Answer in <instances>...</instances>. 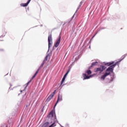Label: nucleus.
Here are the masks:
<instances>
[{
    "mask_svg": "<svg viewBox=\"0 0 127 127\" xmlns=\"http://www.w3.org/2000/svg\"><path fill=\"white\" fill-rule=\"evenodd\" d=\"M55 115V120H54V123L52 124L51 126H49V123L47 122L45 123L43 126L42 127H56V123H58V121H57V119H56V115H55V112L53 111H51L50 114H49V116H48V118L49 119H52L53 118V116Z\"/></svg>",
    "mask_w": 127,
    "mask_h": 127,
    "instance_id": "f257e3e1",
    "label": "nucleus"
},
{
    "mask_svg": "<svg viewBox=\"0 0 127 127\" xmlns=\"http://www.w3.org/2000/svg\"><path fill=\"white\" fill-rule=\"evenodd\" d=\"M116 65H117V63L108 67L106 70L105 74H104L102 76H101V80H102V81H104V80L106 79V77H107V76H109V75L111 74V72L113 73V72H114V68H115V67H116Z\"/></svg>",
    "mask_w": 127,
    "mask_h": 127,
    "instance_id": "f03ea898",
    "label": "nucleus"
},
{
    "mask_svg": "<svg viewBox=\"0 0 127 127\" xmlns=\"http://www.w3.org/2000/svg\"><path fill=\"white\" fill-rule=\"evenodd\" d=\"M105 68H106V66L101 65V66H100V67L95 68L94 69V71H95V72H99V73H102V72H103V71H104Z\"/></svg>",
    "mask_w": 127,
    "mask_h": 127,
    "instance_id": "7ed1b4c3",
    "label": "nucleus"
},
{
    "mask_svg": "<svg viewBox=\"0 0 127 127\" xmlns=\"http://www.w3.org/2000/svg\"><path fill=\"white\" fill-rule=\"evenodd\" d=\"M48 43H49V45H48V47H49V48H50V47H51L52 46V37L51 35H49L48 37Z\"/></svg>",
    "mask_w": 127,
    "mask_h": 127,
    "instance_id": "20e7f679",
    "label": "nucleus"
},
{
    "mask_svg": "<svg viewBox=\"0 0 127 127\" xmlns=\"http://www.w3.org/2000/svg\"><path fill=\"white\" fill-rule=\"evenodd\" d=\"M60 41H61V37H60V36L57 39V42L55 44V47H57L58 46H59V44H60Z\"/></svg>",
    "mask_w": 127,
    "mask_h": 127,
    "instance_id": "39448f33",
    "label": "nucleus"
},
{
    "mask_svg": "<svg viewBox=\"0 0 127 127\" xmlns=\"http://www.w3.org/2000/svg\"><path fill=\"white\" fill-rule=\"evenodd\" d=\"M47 61V56L46 57L45 59L43 61L42 64L39 67V69L37 70L38 71H39V70H40V69H41V68H42V67H43V66L44 65V64H45V61Z\"/></svg>",
    "mask_w": 127,
    "mask_h": 127,
    "instance_id": "423d86ee",
    "label": "nucleus"
},
{
    "mask_svg": "<svg viewBox=\"0 0 127 127\" xmlns=\"http://www.w3.org/2000/svg\"><path fill=\"white\" fill-rule=\"evenodd\" d=\"M83 80H86V79H90V78H92L93 77V75H90L88 76L86 73H83Z\"/></svg>",
    "mask_w": 127,
    "mask_h": 127,
    "instance_id": "0eeeda50",
    "label": "nucleus"
},
{
    "mask_svg": "<svg viewBox=\"0 0 127 127\" xmlns=\"http://www.w3.org/2000/svg\"><path fill=\"white\" fill-rule=\"evenodd\" d=\"M61 101H62V95H59V96H58V100H57V102H56V103L55 105L54 108H55V107H56V106L57 105V104H58V102H60Z\"/></svg>",
    "mask_w": 127,
    "mask_h": 127,
    "instance_id": "6e6552de",
    "label": "nucleus"
},
{
    "mask_svg": "<svg viewBox=\"0 0 127 127\" xmlns=\"http://www.w3.org/2000/svg\"><path fill=\"white\" fill-rule=\"evenodd\" d=\"M31 1V0H28V1L25 3H22L20 4L21 6H23V7H25V6H27V5H28L29 3L30 2V1Z\"/></svg>",
    "mask_w": 127,
    "mask_h": 127,
    "instance_id": "1a4fd4ad",
    "label": "nucleus"
},
{
    "mask_svg": "<svg viewBox=\"0 0 127 127\" xmlns=\"http://www.w3.org/2000/svg\"><path fill=\"white\" fill-rule=\"evenodd\" d=\"M67 75H68V72L66 73L65 74L63 77L62 82H61V85H62V84H63V82H64V81H65V79H66V77H67Z\"/></svg>",
    "mask_w": 127,
    "mask_h": 127,
    "instance_id": "9d476101",
    "label": "nucleus"
},
{
    "mask_svg": "<svg viewBox=\"0 0 127 127\" xmlns=\"http://www.w3.org/2000/svg\"><path fill=\"white\" fill-rule=\"evenodd\" d=\"M53 97H54V95H53V94H51V95H50L49 96L47 99V102H49V101H50L51 99L53 98Z\"/></svg>",
    "mask_w": 127,
    "mask_h": 127,
    "instance_id": "9b49d317",
    "label": "nucleus"
},
{
    "mask_svg": "<svg viewBox=\"0 0 127 127\" xmlns=\"http://www.w3.org/2000/svg\"><path fill=\"white\" fill-rule=\"evenodd\" d=\"M114 64V62H112V63H107L105 64V65H107V66H110V65H113Z\"/></svg>",
    "mask_w": 127,
    "mask_h": 127,
    "instance_id": "f8f14e48",
    "label": "nucleus"
},
{
    "mask_svg": "<svg viewBox=\"0 0 127 127\" xmlns=\"http://www.w3.org/2000/svg\"><path fill=\"white\" fill-rule=\"evenodd\" d=\"M86 73H87L88 75H90V74H92V71L90 70H87Z\"/></svg>",
    "mask_w": 127,
    "mask_h": 127,
    "instance_id": "ddd939ff",
    "label": "nucleus"
},
{
    "mask_svg": "<svg viewBox=\"0 0 127 127\" xmlns=\"http://www.w3.org/2000/svg\"><path fill=\"white\" fill-rule=\"evenodd\" d=\"M97 64H98V62H94L92 63L91 64V67H93V66H95V65H97Z\"/></svg>",
    "mask_w": 127,
    "mask_h": 127,
    "instance_id": "4468645a",
    "label": "nucleus"
},
{
    "mask_svg": "<svg viewBox=\"0 0 127 127\" xmlns=\"http://www.w3.org/2000/svg\"><path fill=\"white\" fill-rule=\"evenodd\" d=\"M37 74H38V70H37L36 73H35V74L34 75V76L32 77V79H34L35 77V76H36V75H37Z\"/></svg>",
    "mask_w": 127,
    "mask_h": 127,
    "instance_id": "2eb2a0df",
    "label": "nucleus"
},
{
    "mask_svg": "<svg viewBox=\"0 0 127 127\" xmlns=\"http://www.w3.org/2000/svg\"><path fill=\"white\" fill-rule=\"evenodd\" d=\"M55 93H56V90H54V91L52 93V95H53V96H54V95H55Z\"/></svg>",
    "mask_w": 127,
    "mask_h": 127,
    "instance_id": "dca6fc26",
    "label": "nucleus"
},
{
    "mask_svg": "<svg viewBox=\"0 0 127 127\" xmlns=\"http://www.w3.org/2000/svg\"><path fill=\"white\" fill-rule=\"evenodd\" d=\"M122 60H123V59H122V60H120V61H118V62H116L115 64H116V65L117 64H119V63H120V62H121V61H122Z\"/></svg>",
    "mask_w": 127,
    "mask_h": 127,
    "instance_id": "f3484780",
    "label": "nucleus"
},
{
    "mask_svg": "<svg viewBox=\"0 0 127 127\" xmlns=\"http://www.w3.org/2000/svg\"><path fill=\"white\" fill-rule=\"evenodd\" d=\"M30 82H31V81H29V82L27 83V86H28V85H29V84L30 83Z\"/></svg>",
    "mask_w": 127,
    "mask_h": 127,
    "instance_id": "a211bd4d",
    "label": "nucleus"
},
{
    "mask_svg": "<svg viewBox=\"0 0 127 127\" xmlns=\"http://www.w3.org/2000/svg\"><path fill=\"white\" fill-rule=\"evenodd\" d=\"M79 8H80V5H79V6L77 8V10H76L75 13L77 12V11H78V10L79 9Z\"/></svg>",
    "mask_w": 127,
    "mask_h": 127,
    "instance_id": "6ab92c4d",
    "label": "nucleus"
},
{
    "mask_svg": "<svg viewBox=\"0 0 127 127\" xmlns=\"http://www.w3.org/2000/svg\"><path fill=\"white\" fill-rule=\"evenodd\" d=\"M75 14H76V13H74V14L73 15V16L72 17V18H73V17H74V16H75Z\"/></svg>",
    "mask_w": 127,
    "mask_h": 127,
    "instance_id": "aec40b11",
    "label": "nucleus"
},
{
    "mask_svg": "<svg viewBox=\"0 0 127 127\" xmlns=\"http://www.w3.org/2000/svg\"><path fill=\"white\" fill-rule=\"evenodd\" d=\"M70 70H68L66 73H67V74L69 73V72Z\"/></svg>",
    "mask_w": 127,
    "mask_h": 127,
    "instance_id": "412c9836",
    "label": "nucleus"
},
{
    "mask_svg": "<svg viewBox=\"0 0 127 127\" xmlns=\"http://www.w3.org/2000/svg\"><path fill=\"white\" fill-rule=\"evenodd\" d=\"M60 126L61 127H64L62 126L61 124H60Z\"/></svg>",
    "mask_w": 127,
    "mask_h": 127,
    "instance_id": "4be33fe9",
    "label": "nucleus"
},
{
    "mask_svg": "<svg viewBox=\"0 0 127 127\" xmlns=\"http://www.w3.org/2000/svg\"><path fill=\"white\" fill-rule=\"evenodd\" d=\"M126 56H127V55H125V56L124 57V58H125V57H126Z\"/></svg>",
    "mask_w": 127,
    "mask_h": 127,
    "instance_id": "5701e85b",
    "label": "nucleus"
},
{
    "mask_svg": "<svg viewBox=\"0 0 127 127\" xmlns=\"http://www.w3.org/2000/svg\"><path fill=\"white\" fill-rule=\"evenodd\" d=\"M22 92V90H21V93Z\"/></svg>",
    "mask_w": 127,
    "mask_h": 127,
    "instance_id": "b1692460",
    "label": "nucleus"
}]
</instances>
